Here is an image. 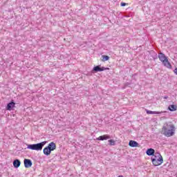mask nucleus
<instances>
[{"label": "nucleus", "instance_id": "f257e3e1", "mask_svg": "<svg viewBox=\"0 0 177 177\" xmlns=\"http://www.w3.org/2000/svg\"><path fill=\"white\" fill-rule=\"evenodd\" d=\"M161 133L169 138L175 135V126L172 124L165 123L162 128Z\"/></svg>", "mask_w": 177, "mask_h": 177}, {"label": "nucleus", "instance_id": "f03ea898", "mask_svg": "<svg viewBox=\"0 0 177 177\" xmlns=\"http://www.w3.org/2000/svg\"><path fill=\"white\" fill-rule=\"evenodd\" d=\"M47 143H48V141H43L37 144L28 145L27 149H29L30 150H36L37 151H39L42 150L44 147Z\"/></svg>", "mask_w": 177, "mask_h": 177}, {"label": "nucleus", "instance_id": "7ed1b4c3", "mask_svg": "<svg viewBox=\"0 0 177 177\" xmlns=\"http://www.w3.org/2000/svg\"><path fill=\"white\" fill-rule=\"evenodd\" d=\"M54 150H56V143L51 142L43 149V153L45 156H50V153Z\"/></svg>", "mask_w": 177, "mask_h": 177}, {"label": "nucleus", "instance_id": "20e7f679", "mask_svg": "<svg viewBox=\"0 0 177 177\" xmlns=\"http://www.w3.org/2000/svg\"><path fill=\"white\" fill-rule=\"evenodd\" d=\"M158 58L165 67H167V68H171L172 66L171 65V63L169 62V61H168V58L167 57V56H165L164 53H160L158 55Z\"/></svg>", "mask_w": 177, "mask_h": 177}, {"label": "nucleus", "instance_id": "39448f33", "mask_svg": "<svg viewBox=\"0 0 177 177\" xmlns=\"http://www.w3.org/2000/svg\"><path fill=\"white\" fill-rule=\"evenodd\" d=\"M151 162L154 167H158V165H161L162 162H164V159L162 158V156H160V158L156 159V158H151Z\"/></svg>", "mask_w": 177, "mask_h": 177}, {"label": "nucleus", "instance_id": "423d86ee", "mask_svg": "<svg viewBox=\"0 0 177 177\" xmlns=\"http://www.w3.org/2000/svg\"><path fill=\"white\" fill-rule=\"evenodd\" d=\"M104 70H107V68L103 66L100 67V65H97L93 67L92 73H99L100 71H104Z\"/></svg>", "mask_w": 177, "mask_h": 177}, {"label": "nucleus", "instance_id": "0eeeda50", "mask_svg": "<svg viewBox=\"0 0 177 177\" xmlns=\"http://www.w3.org/2000/svg\"><path fill=\"white\" fill-rule=\"evenodd\" d=\"M24 164L25 168H31L32 167V161L30 159H24Z\"/></svg>", "mask_w": 177, "mask_h": 177}, {"label": "nucleus", "instance_id": "6e6552de", "mask_svg": "<svg viewBox=\"0 0 177 177\" xmlns=\"http://www.w3.org/2000/svg\"><path fill=\"white\" fill-rule=\"evenodd\" d=\"M15 106H16V103L15 102V101L12 100L10 102L7 104L6 110L11 111V110H13Z\"/></svg>", "mask_w": 177, "mask_h": 177}, {"label": "nucleus", "instance_id": "1a4fd4ad", "mask_svg": "<svg viewBox=\"0 0 177 177\" xmlns=\"http://www.w3.org/2000/svg\"><path fill=\"white\" fill-rule=\"evenodd\" d=\"M111 136L109 135L100 136L96 138V140H107V139H111Z\"/></svg>", "mask_w": 177, "mask_h": 177}, {"label": "nucleus", "instance_id": "9d476101", "mask_svg": "<svg viewBox=\"0 0 177 177\" xmlns=\"http://www.w3.org/2000/svg\"><path fill=\"white\" fill-rule=\"evenodd\" d=\"M129 146H130V147H139V143L135 140H130Z\"/></svg>", "mask_w": 177, "mask_h": 177}, {"label": "nucleus", "instance_id": "9b49d317", "mask_svg": "<svg viewBox=\"0 0 177 177\" xmlns=\"http://www.w3.org/2000/svg\"><path fill=\"white\" fill-rule=\"evenodd\" d=\"M155 153H156V150H154V149L153 148H149L146 151L147 156H154Z\"/></svg>", "mask_w": 177, "mask_h": 177}, {"label": "nucleus", "instance_id": "f8f14e48", "mask_svg": "<svg viewBox=\"0 0 177 177\" xmlns=\"http://www.w3.org/2000/svg\"><path fill=\"white\" fill-rule=\"evenodd\" d=\"M20 165H21V162H20V160L15 159L13 161V166L15 168H19V167H20Z\"/></svg>", "mask_w": 177, "mask_h": 177}, {"label": "nucleus", "instance_id": "ddd939ff", "mask_svg": "<svg viewBox=\"0 0 177 177\" xmlns=\"http://www.w3.org/2000/svg\"><path fill=\"white\" fill-rule=\"evenodd\" d=\"M168 110H169V111H176L177 106L175 104L169 105L168 107Z\"/></svg>", "mask_w": 177, "mask_h": 177}, {"label": "nucleus", "instance_id": "4468645a", "mask_svg": "<svg viewBox=\"0 0 177 177\" xmlns=\"http://www.w3.org/2000/svg\"><path fill=\"white\" fill-rule=\"evenodd\" d=\"M147 111V114H161V113L162 112H160V111H149L146 109Z\"/></svg>", "mask_w": 177, "mask_h": 177}, {"label": "nucleus", "instance_id": "2eb2a0df", "mask_svg": "<svg viewBox=\"0 0 177 177\" xmlns=\"http://www.w3.org/2000/svg\"><path fill=\"white\" fill-rule=\"evenodd\" d=\"M160 157H162V156H161V153L156 152L153 154V156H152L151 158H155L157 160V158H160Z\"/></svg>", "mask_w": 177, "mask_h": 177}, {"label": "nucleus", "instance_id": "dca6fc26", "mask_svg": "<svg viewBox=\"0 0 177 177\" xmlns=\"http://www.w3.org/2000/svg\"><path fill=\"white\" fill-rule=\"evenodd\" d=\"M110 59V57L109 55H102V62H107Z\"/></svg>", "mask_w": 177, "mask_h": 177}, {"label": "nucleus", "instance_id": "f3484780", "mask_svg": "<svg viewBox=\"0 0 177 177\" xmlns=\"http://www.w3.org/2000/svg\"><path fill=\"white\" fill-rule=\"evenodd\" d=\"M109 142L110 146H115V141L114 140H109Z\"/></svg>", "mask_w": 177, "mask_h": 177}, {"label": "nucleus", "instance_id": "a211bd4d", "mask_svg": "<svg viewBox=\"0 0 177 177\" xmlns=\"http://www.w3.org/2000/svg\"><path fill=\"white\" fill-rule=\"evenodd\" d=\"M120 6H122V7L127 6V4H126V3L122 2V3H120Z\"/></svg>", "mask_w": 177, "mask_h": 177}, {"label": "nucleus", "instance_id": "6ab92c4d", "mask_svg": "<svg viewBox=\"0 0 177 177\" xmlns=\"http://www.w3.org/2000/svg\"><path fill=\"white\" fill-rule=\"evenodd\" d=\"M174 73L176 74V75H177V68H176L175 69H174Z\"/></svg>", "mask_w": 177, "mask_h": 177}, {"label": "nucleus", "instance_id": "aec40b11", "mask_svg": "<svg viewBox=\"0 0 177 177\" xmlns=\"http://www.w3.org/2000/svg\"><path fill=\"white\" fill-rule=\"evenodd\" d=\"M168 98V95H165L163 99H167Z\"/></svg>", "mask_w": 177, "mask_h": 177}]
</instances>
